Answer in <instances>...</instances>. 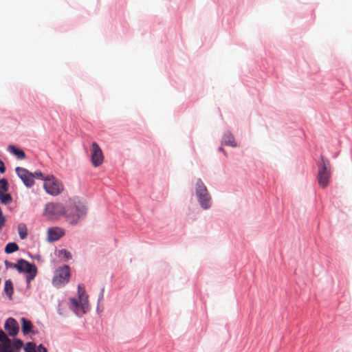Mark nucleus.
Wrapping results in <instances>:
<instances>
[{
	"label": "nucleus",
	"mask_w": 352,
	"mask_h": 352,
	"mask_svg": "<svg viewBox=\"0 0 352 352\" xmlns=\"http://www.w3.org/2000/svg\"><path fill=\"white\" fill-rule=\"evenodd\" d=\"M91 160L94 167H98L101 165L104 160L102 149L96 142L91 144Z\"/></svg>",
	"instance_id": "10"
},
{
	"label": "nucleus",
	"mask_w": 352,
	"mask_h": 352,
	"mask_svg": "<svg viewBox=\"0 0 352 352\" xmlns=\"http://www.w3.org/2000/svg\"><path fill=\"white\" fill-rule=\"evenodd\" d=\"M19 250V246L15 243H9L5 248V252L7 254L13 253Z\"/></svg>",
	"instance_id": "18"
},
{
	"label": "nucleus",
	"mask_w": 352,
	"mask_h": 352,
	"mask_svg": "<svg viewBox=\"0 0 352 352\" xmlns=\"http://www.w3.org/2000/svg\"><path fill=\"white\" fill-rule=\"evenodd\" d=\"M6 171V168L4 166V163L1 160H0V173H3Z\"/></svg>",
	"instance_id": "26"
},
{
	"label": "nucleus",
	"mask_w": 352,
	"mask_h": 352,
	"mask_svg": "<svg viewBox=\"0 0 352 352\" xmlns=\"http://www.w3.org/2000/svg\"><path fill=\"white\" fill-rule=\"evenodd\" d=\"M25 352H36V344L33 342H28L25 347Z\"/></svg>",
	"instance_id": "23"
},
{
	"label": "nucleus",
	"mask_w": 352,
	"mask_h": 352,
	"mask_svg": "<svg viewBox=\"0 0 352 352\" xmlns=\"http://www.w3.org/2000/svg\"><path fill=\"white\" fill-rule=\"evenodd\" d=\"M195 192L201 207L204 209L209 208L211 205V197L201 179H197L196 182Z\"/></svg>",
	"instance_id": "3"
},
{
	"label": "nucleus",
	"mask_w": 352,
	"mask_h": 352,
	"mask_svg": "<svg viewBox=\"0 0 352 352\" xmlns=\"http://www.w3.org/2000/svg\"><path fill=\"white\" fill-rule=\"evenodd\" d=\"M8 190V182L6 179H0V193L6 192Z\"/></svg>",
	"instance_id": "21"
},
{
	"label": "nucleus",
	"mask_w": 352,
	"mask_h": 352,
	"mask_svg": "<svg viewBox=\"0 0 352 352\" xmlns=\"http://www.w3.org/2000/svg\"><path fill=\"white\" fill-rule=\"evenodd\" d=\"M65 214L66 216V209L62 204L48 203L45 206V215L50 219L58 218Z\"/></svg>",
	"instance_id": "8"
},
{
	"label": "nucleus",
	"mask_w": 352,
	"mask_h": 352,
	"mask_svg": "<svg viewBox=\"0 0 352 352\" xmlns=\"http://www.w3.org/2000/svg\"><path fill=\"white\" fill-rule=\"evenodd\" d=\"M5 265L7 268H15L17 270V263H10L6 261Z\"/></svg>",
	"instance_id": "25"
},
{
	"label": "nucleus",
	"mask_w": 352,
	"mask_h": 352,
	"mask_svg": "<svg viewBox=\"0 0 352 352\" xmlns=\"http://www.w3.org/2000/svg\"><path fill=\"white\" fill-rule=\"evenodd\" d=\"M32 175H33V179L34 178H36V179H38L45 181V177L43 176V173L41 171H36L35 173H32Z\"/></svg>",
	"instance_id": "24"
},
{
	"label": "nucleus",
	"mask_w": 352,
	"mask_h": 352,
	"mask_svg": "<svg viewBox=\"0 0 352 352\" xmlns=\"http://www.w3.org/2000/svg\"><path fill=\"white\" fill-rule=\"evenodd\" d=\"M17 270L19 272L28 274L26 280L28 283L32 281L36 274V268L34 264H32L24 259H19L17 262Z\"/></svg>",
	"instance_id": "9"
},
{
	"label": "nucleus",
	"mask_w": 352,
	"mask_h": 352,
	"mask_svg": "<svg viewBox=\"0 0 352 352\" xmlns=\"http://www.w3.org/2000/svg\"><path fill=\"white\" fill-rule=\"evenodd\" d=\"M15 170L17 175L21 179L27 187H31L34 185V181L33 179L32 173L29 172L27 169L21 167H16Z\"/></svg>",
	"instance_id": "11"
},
{
	"label": "nucleus",
	"mask_w": 352,
	"mask_h": 352,
	"mask_svg": "<svg viewBox=\"0 0 352 352\" xmlns=\"http://www.w3.org/2000/svg\"><path fill=\"white\" fill-rule=\"evenodd\" d=\"M78 299L71 298V306L73 310L77 315H79V311H81L82 314H85L88 309V300L87 296L85 294V291L82 289L80 285L78 287Z\"/></svg>",
	"instance_id": "6"
},
{
	"label": "nucleus",
	"mask_w": 352,
	"mask_h": 352,
	"mask_svg": "<svg viewBox=\"0 0 352 352\" xmlns=\"http://www.w3.org/2000/svg\"><path fill=\"white\" fill-rule=\"evenodd\" d=\"M12 201V196L9 193H0V201L2 204H8Z\"/></svg>",
	"instance_id": "17"
},
{
	"label": "nucleus",
	"mask_w": 352,
	"mask_h": 352,
	"mask_svg": "<svg viewBox=\"0 0 352 352\" xmlns=\"http://www.w3.org/2000/svg\"><path fill=\"white\" fill-rule=\"evenodd\" d=\"M43 188L47 193L52 196L58 195L64 190V186L62 182L58 181L52 175L45 177Z\"/></svg>",
	"instance_id": "5"
},
{
	"label": "nucleus",
	"mask_w": 352,
	"mask_h": 352,
	"mask_svg": "<svg viewBox=\"0 0 352 352\" xmlns=\"http://www.w3.org/2000/svg\"><path fill=\"white\" fill-rule=\"evenodd\" d=\"M23 345L19 339H15L12 342L2 330L0 331V352H14V350L20 349Z\"/></svg>",
	"instance_id": "4"
},
{
	"label": "nucleus",
	"mask_w": 352,
	"mask_h": 352,
	"mask_svg": "<svg viewBox=\"0 0 352 352\" xmlns=\"http://www.w3.org/2000/svg\"><path fill=\"white\" fill-rule=\"evenodd\" d=\"M18 232L21 239H24L28 236V228L25 224L20 223L18 226Z\"/></svg>",
	"instance_id": "16"
},
{
	"label": "nucleus",
	"mask_w": 352,
	"mask_h": 352,
	"mask_svg": "<svg viewBox=\"0 0 352 352\" xmlns=\"http://www.w3.org/2000/svg\"><path fill=\"white\" fill-rule=\"evenodd\" d=\"M8 150L10 153L16 155L19 159L22 160L25 157V154L23 151L19 149L13 145L8 146Z\"/></svg>",
	"instance_id": "15"
},
{
	"label": "nucleus",
	"mask_w": 352,
	"mask_h": 352,
	"mask_svg": "<svg viewBox=\"0 0 352 352\" xmlns=\"http://www.w3.org/2000/svg\"><path fill=\"white\" fill-rule=\"evenodd\" d=\"M4 328L10 336H15L19 329L16 320L12 318H9L6 320Z\"/></svg>",
	"instance_id": "12"
},
{
	"label": "nucleus",
	"mask_w": 352,
	"mask_h": 352,
	"mask_svg": "<svg viewBox=\"0 0 352 352\" xmlns=\"http://www.w3.org/2000/svg\"><path fill=\"white\" fill-rule=\"evenodd\" d=\"M225 144L226 145L232 146H236V144L234 142V138L232 135H228L226 136L224 139Z\"/></svg>",
	"instance_id": "22"
},
{
	"label": "nucleus",
	"mask_w": 352,
	"mask_h": 352,
	"mask_svg": "<svg viewBox=\"0 0 352 352\" xmlns=\"http://www.w3.org/2000/svg\"><path fill=\"white\" fill-rule=\"evenodd\" d=\"M58 256L64 260H69L72 258L71 253L65 249L58 251Z\"/></svg>",
	"instance_id": "20"
},
{
	"label": "nucleus",
	"mask_w": 352,
	"mask_h": 352,
	"mask_svg": "<svg viewBox=\"0 0 352 352\" xmlns=\"http://www.w3.org/2000/svg\"><path fill=\"white\" fill-rule=\"evenodd\" d=\"M4 290L7 295L10 297L13 293V286L11 280H6L5 283Z\"/></svg>",
	"instance_id": "19"
},
{
	"label": "nucleus",
	"mask_w": 352,
	"mask_h": 352,
	"mask_svg": "<svg viewBox=\"0 0 352 352\" xmlns=\"http://www.w3.org/2000/svg\"><path fill=\"white\" fill-rule=\"evenodd\" d=\"M63 234L64 232L60 228H51L47 230L48 239L50 241L58 240Z\"/></svg>",
	"instance_id": "13"
},
{
	"label": "nucleus",
	"mask_w": 352,
	"mask_h": 352,
	"mask_svg": "<svg viewBox=\"0 0 352 352\" xmlns=\"http://www.w3.org/2000/svg\"><path fill=\"white\" fill-rule=\"evenodd\" d=\"M21 322H22V331L23 334L26 335L30 333L33 328V325L31 322V321L25 319V318H21Z\"/></svg>",
	"instance_id": "14"
},
{
	"label": "nucleus",
	"mask_w": 352,
	"mask_h": 352,
	"mask_svg": "<svg viewBox=\"0 0 352 352\" xmlns=\"http://www.w3.org/2000/svg\"><path fill=\"white\" fill-rule=\"evenodd\" d=\"M37 351H38V352H47L46 348H45L42 345L38 346Z\"/></svg>",
	"instance_id": "27"
},
{
	"label": "nucleus",
	"mask_w": 352,
	"mask_h": 352,
	"mask_svg": "<svg viewBox=\"0 0 352 352\" xmlns=\"http://www.w3.org/2000/svg\"><path fill=\"white\" fill-rule=\"evenodd\" d=\"M317 180L320 187L326 188L330 182L331 168L328 160L323 156L320 157V162L318 164Z\"/></svg>",
	"instance_id": "2"
},
{
	"label": "nucleus",
	"mask_w": 352,
	"mask_h": 352,
	"mask_svg": "<svg viewBox=\"0 0 352 352\" xmlns=\"http://www.w3.org/2000/svg\"><path fill=\"white\" fill-rule=\"evenodd\" d=\"M70 268L68 265H64L58 268L54 274L52 284L56 287H61L66 285L70 278Z\"/></svg>",
	"instance_id": "7"
},
{
	"label": "nucleus",
	"mask_w": 352,
	"mask_h": 352,
	"mask_svg": "<svg viewBox=\"0 0 352 352\" xmlns=\"http://www.w3.org/2000/svg\"><path fill=\"white\" fill-rule=\"evenodd\" d=\"M87 211V206L78 201L70 203L66 209V218L71 224H76L79 220L83 218Z\"/></svg>",
	"instance_id": "1"
}]
</instances>
